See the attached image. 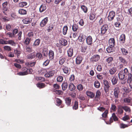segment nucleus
<instances>
[{
  "mask_svg": "<svg viewBox=\"0 0 132 132\" xmlns=\"http://www.w3.org/2000/svg\"><path fill=\"white\" fill-rule=\"evenodd\" d=\"M128 126V125L124 124L123 123H121L120 125V127L121 128H124L127 127Z\"/></svg>",
  "mask_w": 132,
  "mask_h": 132,
  "instance_id": "64",
  "label": "nucleus"
},
{
  "mask_svg": "<svg viewBox=\"0 0 132 132\" xmlns=\"http://www.w3.org/2000/svg\"><path fill=\"white\" fill-rule=\"evenodd\" d=\"M94 86L96 88H99L100 86V82L98 80H95L94 82Z\"/></svg>",
  "mask_w": 132,
  "mask_h": 132,
  "instance_id": "31",
  "label": "nucleus"
},
{
  "mask_svg": "<svg viewBox=\"0 0 132 132\" xmlns=\"http://www.w3.org/2000/svg\"><path fill=\"white\" fill-rule=\"evenodd\" d=\"M8 2L6 1L2 4V8L3 10L5 11H6L8 7Z\"/></svg>",
  "mask_w": 132,
  "mask_h": 132,
  "instance_id": "16",
  "label": "nucleus"
},
{
  "mask_svg": "<svg viewBox=\"0 0 132 132\" xmlns=\"http://www.w3.org/2000/svg\"><path fill=\"white\" fill-rule=\"evenodd\" d=\"M65 60V59L64 57H62L60 60L59 64L62 65L64 63Z\"/></svg>",
  "mask_w": 132,
  "mask_h": 132,
  "instance_id": "59",
  "label": "nucleus"
},
{
  "mask_svg": "<svg viewBox=\"0 0 132 132\" xmlns=\"http://www.w3.org/2000/svg\"><path fill=\"white\" fill-rule=\"evenodd\" d=\"M68 55L69 57H71L73 55V51L72 48H70L67 51Z\"/></svg>",
  "mask_w": 132,
  "mask_h": 132,
  "instance_id": "22",
  "label": "nucleus"
},
{
  "mask_svg": "<svg viewBox=\"0 0 132 132\" xmlns=\"http://www.w3.org/2000/svg\"><path fill=\"white\" fill-rule=\"evenodd\" d=\"M77 36V33L76 32H71L70 36V38H72V37H73L74 38H76Z\"/></svg>",
  "mask_w": 132,
  "mask_h": 132,
  "instance_id": "50",
  "label": "nucleus"
},
{
  "mask_svg": "<svg viewBox=\"0 0 132 132\" xmlns=\"http://www.w3.org/2000/svg\"><path fill=\"white\" fill-rule=\"evenodd\" d=\"M123 109L126 112H128L129 113L130 112L131 110L130 108L129 107L127 106H122Z\"/></svg>",
  "mask_w": 132,
  "mask_h": 132,
  "instance_id": "40",
  "label": "nucleus"
},
{
  "mask_svg": "<svg viewBox=\"0 0 132 132\" xmlns=\"http://www.w3.org/2000/svg\"><path fill=\"white\" fill-rule=\"evenodd\" d=\"M117 71V68L116 67H114L112 68L109 70L110 73L111 75H113Z\"/></svg>",
  "mask_w": 132,
  "mask_h": 132,
  "instance_id": "21",
  "label": "nucleus"
},
{
  "mask_svg": "<svg viewBox=\"0 0 132 132\" xmlns=\"http://www.w3.org/2000/svg\"><path fill=\"white\" fill-rule=\"evenodd\" d=\"M108 27L107 24L104 25L102 27L101 29V35H102L105 34L108 29Z\"/></svg>",
  "mask_w": 132,
  "mask_h": 132,
  "instance_id": "6",
  "label": "nucleus"
},
{
  "mask_svg": "<svg viewBox=\"0 0 132 132\" xmlns=\"http://www.w3.org/2000/svg\"><path fill=\"white\" fill-rule=\"evenodd\" d=\"M61 44L64 46H66L67 44V42L66 40L64 39H62L61 40Z\"/></svg>",
  "mask_w": 132,
  "mask_h": 132,
  "instance_id": "53",
  "label": "nucleus"
},
{
  "mask_svg": "<svg viewBox=\"0 0 132 132\" xmlns=\"http://www.w3.org/2000/svg\"><path fill=\"white\" fill-rule=\"evenodd\" d=\"M67 83L66 82H63L62 85V90H65L67 88Z\"/></svg>",
  "mask_w": 132,
  "mask_h": 132,
  "instance_id": "43",
  "label": "nucleus"
},
{
  "mask_svg": "<svg viewBox=\"0 0 132 132\" xmlns=\"http://www.w3.org/2000/svg\"><path fill=\"white\" fill-rule=\"evenodd\" d=\"M35 79L37 81H43L45 80L44 78L41 77H35Z\"/></svg>",
  "mask_w": 132,
  "mask_h": 132,
  "instance_id": "44",
  "label": "nucleus"
},
{
  "mask_svg": "<svg viewBox=\"0 0 132 132\" xmlns=\"http://www.w3.org/2000/svg\"><path fill=\"white\" fill-rule=\"evenodd\" d=\"M19 13L21 15L26 14L27 13V11L23 9H21L19 10Z\"/></svg>",
  "mask_w": 132,
  "mask_h": 132,
  "instance_id": "33",
  "label": "nucleus"
},
{
  "mask_svg": "<svg viewBox=\"0 0 132 132\" xmlns=\"http://www.w3.org/2000/svg\"><path fill=\"white\" fill-rule=\"evenodd\" d=\"M118 80L117 77L116 76L113 77V78L111 80V81L113 85H115L116 84Z\"/></svg>",
  "mask_w": 132,
  "mask_h": 132,
  "instance_id": "27",
  "label": "nucleus"
},
{
  "mask_svg": "<svg viewBox=\"0 0 132 132\" xmlns=\"http://www.w3.org/2000/svg\"><path fill=\"white\" fill-rule=\"evenodd\" d=\"M35 55L34 53H32L28 54L27 56L28 59H31L35 57Z\"/></svg>",
  "mask_w": 132,
  "mask_h": 132,
  "instance_id": "38",
  "label": "nucleus"
},
{
  "mask_svg": "<svg viewBox=\"0 0 132 132\" xmlns=\"http://www.w3.org/2000/svg\"><path fill=\"white\" fill-rule=\"evenodd\" d=\"M65 101L66 104L68 106H69L71 104V99L69 97H66L65 99Z\"/></svg>",
  "mask_w": 132,
  "mask_h": 132,
  "instance_id": "28",
  "label": "nucleus"
},
{
  "mask_svg": "<svg viewBox=\"0 0 132 132\" xmlns=\"http://www.w3.org/2000/svg\"><path fill=\"white\" fill-rule=\"evenodd\" d=\"M113 60V58L112 57H109L106 59V62L108 64L111 63Z\"/></svg>",
  "mask_w": 132,
  "mask_h": 132,
  "instance_id": "47",
  "label": "nucleus"
},
{
  "mask_svg": "<svg viewBox=\"0 0 132 132\" xmlns=\"http://www.w3.org/2000/svg\"><path fill=\"white\" fill-rule=\"evenodd\" d=\"M46 6L44 4L42 5L39 9L40 12H43L46 9Z\"/></svg>",
  "mask_w": 132,
  "mask_h": 132,
  "instance_id": "32",
  "label": "nucleus"
},
{
  "mask_svg": "<svg viewBox=\"0 0 132 132\" xmlns=\"http://www.w3.org/2000/svg\"><path fill=\"white\" fill-rule=\"evenodd\" d=\"M77 89L79 91H82L84 88L83 86L81 84L78 85L77 87Z\"/></svg>",
  "mask_w": 132,
  "mask_h": 132,
  "instance_id": "48",
  "label": "nucleus"
},
{
  "mask_svg": "<svg viewBox=\"0 0 132 132\" xmlns=\"http://www.w3.org/2000/svg\"><path fill=\"white\" fill-rule=\"evenodd\" d=\"M87 43L89 45H91L92 43V39L91 36H89L86 38Z\"/></svg>",
  "mask_w": 132,
  "mask_h": 132,
  "instance_id": "14",
  "label": "nucleus"
},
{
  "mask_svg": "<svg viewBox=\"0 0 132 132\" xmlns=\"http://www.w3.org/2000/svg\"><path fill=\"white\" fill-rule=\"evenodd\" d=\"M68 29V27L65 26H64L63 28V34L64 35H65L67 34V31Z\"/></svg>",
  "mask_w": 132,
  "mask_h": 132,
  "instance_id": "51",
  "label": "nucleus"
},
{
  "mask_svg": "<svg viewBox=\"0 0 132 132\" xmlns=\"http://www.w3.org/2000/svg\"><path fill=\"white\" fill-rule=\"evenodd\" d=\"M103 83L104 85V90L106 93L109 92V88L110 87V84L108 81L105 80H103Z\"/></svg>",
  "mask_w": 132,
  "mask_h": 132,
  "instance_id": "4",
  "label": "nucleus"
},
{
  "mask_svg": "<svg viewBox=\"0 0 132 132\" xmlns=\"http://www.w3.org/2000/svg\"><path fill=\"white\" fill-rule=\"evenodd\" d=\"M128 74V71L127 68L120 71L118 73V77L120 80L124 81Z\"/></svg>",
  "mask_w": 132,
  "mask_h": 132,
  "instance_id": "1",
  "label": "nucleus"
},
{
  "mask_svg": "<svg viewBox=\"0 0 132 132\" xmlns=\"http://www.w3.org/2000/svg\"><path fill=\"white\" fill-rule=\"evenodd\" d=\"M96 77L99 80H102L104 79L103 76L102 75L100 74H97L96 75Z\"/></svg>",
  "mask_w": 132,
  "mask_h": 132,
  "instance_id": "62",
  "label": "nucleus"
},
{
  "mask_svg": "<svg viewBox=\"0 0 132 132\" xmlns=\"http://www.w3.org/2000/svg\"><path fill=\"white\" fill-rule=\"evenodd\" d=\"M37 87L40 88H43L45 87L44 84L42 83H38L37 84Z\"/></svg>",
  "mask_w": 132,
  "mask_h": 132,
  "instance_id": "36",
  "label": "nucleus"
},
{
  "mask_svg": "<svg viewBox=\"0 0 132 132\" xmlns=\"http://www.w3.org/2000/svg\"><path fill=\"white\" fill-rule=\"evenodd\" d=\"M118 60L121 62L123 63L126 66L127 65L128 63L127 61L122 57L121 56L119 57Z\"/></svg>",
  "mask_w": 132,
  "mask_h": 132,
  "instance_id": "12",
  "label": "nucleus"
},
{
  "mask_svg": "<svg viewBox=\"0 0 132 132\" xmlns=\"http://www.w3.org/2000/svg\"><path fill=\"white\" fill-rule=\"evenodd\" d=\"M101 95V93L99 90H97L96 93L95 99L96 100L98 101V99L100 98Z\"/></svg>",
  "mask_w": 132,
  "mask_h": 132,
  "instance_id": "26",
  "label": "nucleus"
},
{
  "mask_svg": "<svg viewBox=\"0 0 132 132\" xmlns=\"http://www.w3.org/2000/svg\"><path fill=\"white\" fill-rule=\"evenodd\" d=\"M78 108V102L77 101H76L73 107V109L74 110H76Z\"/></svg>",
  "mask_w": 132,
  "mask_h": 132,
  "instance_id": "45",
  "label": "nucleus"
},
{
  "mask_svg": "<svg viewBox=\"0 0 132 132\" xmlns=\"http://www.w3.org/2000/svg\"><path fill=\"white\" fill-rule=\"evenodd\" d=\"M127 81V83L129 84V86L130 88L132 89V74L131 73H129L127 77L125 78L124 81H122L121 82V83L122 84H125Z\"/></svg>",
  "mask_w": 132,
  "mask_h": 132,
  "instance_id": "2",
  "label": "nucleus"
},
{
  "mask_svg": "<svg viewBox=\"0 0 132 132\" xmlns=\"http://www.w3.org/2000/svg\"><path fill=\"white\" fill-rule=\"evenodd\" d=\"M54 52L53 51L50 50L49 51V58L51 60L53 59L54 57Z\"/></svg>",
  "mask_w": 132,
  "mask_h": 132,
  "instance_id": "29",
  "label": "nucleus"
},
{
  "mask_svg": "<svg viewBox=\"0 0 132 132\" xmlns=\"http://www.w3.org/2000/svg\"><path fill=\"white\" fill-rule=\"evenodd\" d=\"M22 21L24 24H27L30 23L31 21V19L27 18L23 19Z\"/></svg>",
  "mask_w": 132,
  "mask_h": 132,
  "instance_id": "24",
  "label": "nucleus"
},
{
  "mask_svg": "<svg viewBox=\"0 0 132 132\" xmlns=\"http://www.w3.org/2000/svg\"><path fill=\"white\" fill-rule=\"evenodd\" d=\"M35 62H29L26 63L25 64L26 66L28 67H32L34 66L35 64Z\"/></svg>",
  "mask_w": 132,
  "mask_h": 132,
  "instance_id": "42",
  "label": "nucleus"
},
{
  "mask_svg": "<svg viewBox=\"0 0 132 132\" xmlns=\"http://www.w3.org/2000/svg\"><path fill=\"white\" fill-rule=\"evenodd\" d=\"M100 59V57L99 55H94L90 59V61L93 62H96L98 61Z\"/></svg>",
  "mask_w": 132,
  "mask_h": 132,
  "instance_id": "7",
  "label": "nucleus"
},
{
  "mask_svg": "<svg viewBox=\"0 0 132 132\" xmlns=\"http://www.w3.org/2000/svg\"><path fill=\"white\" fill-rule=\"evenodd\" d=\"M114 47H112L110 46L106 49L107 52L108 53L113 52L114 51Z\"/></svg>",
  "mask_w": 132,
  "mask_h": 132,
  "instance_id": "23",
  "label": "nucleus"
},
{
  "mask_svg": "<svg viewBox=\"0 0 132 132\" xmlns=\"http://www.w3.org/2000/svg\"><path fill=\"white\" fill-rule=\"evenodd\" d=\"M119 41L121 43H124L125 40V36L124 34H122L120 36Z\"/></svg>",
  "mask_w": 132,
  "mask_h": 132,
  "instance_id": "20",
  "label": "nucleus"
},
{
  "mask_svg": "<svg viewBox=\"0 0 132 132\" xmlns=\"http://www.w3.org/2000/svg\"><path fill=\"white\" fill-rule=\"evenodd\" d=\"M121 50L122 54L125 55H127L128 53V51L124 48H121Z\"/></svg>",
  "mask_w": 132,
  "mask_h": 132,
  "instance_id": "39",
  "label": "nucleus"
},
{
  "mask_svg": "<svg viewBox=\"0 0 132 132\" xmlns=\"http://www.w3.org/2000/svg\"><path fill=\"white\" fill-rule=\"evenodd\" d=\"M109 44L110 46L114 47L115 45L114 39L113 38H110L109 40Z\"/></svg>",
  "mask_w": 132,
  "mask_h": 132,
  "instance_id": "15",
  "label": "nucleus"
},
{
  "mask_svg": "<svg viewBox=\"0 0 132 132\" xmlns=\"http://www.w3.org/2000/svg\"><path fill=\"white\" fill-rule=\"evenodd\" d=\"M40 40L39 39H36L34 42L33 45V46L35 47V46H38L40 43Z\"/></svg>",
  "mask_w": 132,
  "mask_h": 132,
  "instance_id": "34",
  "label": "nucleus"
},
{
  "mask_svg": "<svg viewBox=\"0 0 132 132\" xmlns=\"http://www.w3.org/2000/svg\"><path fill=\"white\" fill-rule=\"evenodd\" d=\"M56 105L59 106L61 103L62 102L61 100L60 99L58 98H56Z\"/></svg>",
  "mask_w": 132,
  "mask_h": 132,
  "instance_id": "54",
  "label": "nucleus"
},
{
  "mask_svg": "<svg viewBox=\"0 0 132 132\" xmlns=\"http://www.w3.org/2000/svg\"><path fill=\"white\" fill-rule=\"evenodd\" d=\"M78 98L80 100H85L84 96L81 94L78 95Z\"/></svg>",
  "mask_w": 132,
  "mask_h": 132,
  "instance_id": "63",
  "label": "nucleus"
},
{
  "mask_svg": "<svg viewBox=\"0 0 132 132\" xmlns=\"http://www.w3.org/2000/svg\"><path fill=\"white\" fill-rule=\"evenodd\" d=\"M96 16L95 14L94 13H90L89 16V19L91 20H93L95 19Z\"/></svg>",
  "mask_w": 132,
  "mask_h": 132,
  "instance_id": "35",
  "label": "nucleus"
},
{
  "mask_svg": "<svg viewBox=\"0 0 132 132\" xmlns=\"http://www.w3.org/2000/svg\"><path fill=\"white\" fill-rule=\"evenodd\" d=\"M124 18L121 15H119L117 18V20L119 22H122Z\"/></svg>",
  "mask_w": 132,
  "mask_h": 132,
  "instance_id": "46",
  "label": "nucleus"
},
{
  "mask_svg": "<svg viewBox=\"0 0 132 132\" xmlns=\"http://www.w3.org/2000/svg\"><path fill=\"white\" fill-rule=\"evenodd\" d=\"M86 38V36L82 34H80L78 38L79 41L80 42H82L84 41Z\"/></svg>",
  "mask_w": 132,
  "mask_h": 132,
  "instance_id": "13",
  "label": "nucleus"
},
{
  "mask_svg": "<svg viewBox=\"0 0 132 132\" xmlns=\"http://www.w3.org/2000/svg\"><path fill=\"white\" fill-rule=\"evenodd\" d=\"M78 28V26L76 24H74L72 26V29L74 31H76Z\"/></svg>",
  "mask_w": 132,
  "mask_h": 132,
  "instance_id": "55",
  "label": "nucleus"
},
{
  "mask_svg": "<svg viewBox=\"0 0 132 132\" xmlns=\"http://www.w3.org/2000/svg\"><path fill=\"white\" fill-rule=\"evenodd\" d=\"M119 92V90L118 87H117L114 89L113 93L114 98L117 99L118 98Z\"/></svg>",
  "mask_w": 132,
  "mask_h": 132,
  "instance_id": "8",
  "label": "nucleus"
},
{
  "mask_svg": "<svg viewBox=\"0 0 132 132\" xmlns=\"http://www.w3.org/2000/svg\"><path fill=\"white\" fill-rule=\"evenodd\" d=\"M14 53L16 55H17V57H18L21 53V52L17 50H15L14 51Z\"/></svg>",
  "mask_w": 132,
  "mask_h": 132,
  "instance_id": "56",
  "label": "nucleus"
},
{
  "mask_svg": "<svg viewBox=\"0 0 132 132\" xmlns=\"http://www.w3.org/2000/svg\"><path fill=\"white\" fill-rule=\"evenodd\" d=\"M108 111L107 110H106L102 114V116L103 117L106 118L107 117Z\"/></svg>",
  "mask_w": 132,
  "mask_h": 132,
  "instance_id": "61",
  "label": "nucleus"
},
{
  "mask_svg": "<svg viewBox=\"0 0 132 132\" xmlns=\"http://www.w3.org/2000/svg\"><path fill=\"white\" fill-rule=\"evenodd\" d=\"M125 116L122 118V119L124 121H126L129 119L130 118L128 115H126V113H125Z\"/></svg>",
  "mask_w": 132,
  "mask_h": 132,
  "instance_id": "60",
  "label": "nucleus"
},
{
  "mask_svg": "<svg viewBox=\"0 0 132 132\" xmlns=\"http://www.w3.org/2000/svg\"><path fill=\"white\" fill-rule=\"evenodd\" d=\"M22 71L17 73L18 75L20 76H24L28 74L31 73L33 72L32 70L31 69H28L25 67L22 68Z\"/></svg>",
  "mask_w": 132,
  "mask_h": 132,
  "instance_id": "3",
  "label": "nucleus"
},
{
  "mask_svg": "<svg viewBox=\"0 0 132 132\" xmlns=\"http://www.w3.org/2000/svg\"><path fill=\"white\" fill-rule=\"evenodd\" d=\"M62 69L64 72L65 74L69 73L70 71V69L68 67L63 65L62 66Z\"/></svg>",
  "mask_w": 132,
  "mask_h": 132,
  "instance_id": "18",
  "label": "nucleus"
},
{
  "mask_svg": "<svg viewBox=\"0 0 132 132\" xmlns=\"http://www.w3.org/2000/svg\"><path fill=\"white\" fill-rule=\"evenodd\" d=\"M81 8L82 10L85 13H86L87 11V7L84 5H82L81 6Z\"/></svg>",
  "mask_w": 132,
  "mask_h": 132,
  "instance_id": "57",
  "label": "nucleus"
},
{
  "mask_svg": "<svg viewBox=\"0 0 132 132\" xmlns=\"http://www.w3.org/2000/svg\"><path fill=\"white\" fill-rule=\"evenodd\" d=\"M86 94L87 96L90 97L91 98H93L95 96V94L89 91L86 92Z\"/></svg>",
  "mask_w": 132,
  "mask_h": 132,
  "instance_id": "19",
  "label": "nucleus"
},
{
  "mask_svg": "<svg viewBox=\"0 0 132 132\" xmlns=\"http://www.w3.org/2000/svg\"><path fill=\"white\" fill-rule=\"evenodd\" d=\"M123 101L126 103H132V98L130 97L126 98L123 99Z\"/></svg>",
  "mask_w": 132,
  "mask_h": 132,
  "instance_id": "25",
  "label": "nucleus"
},
{
  "mask_svg": "<svg viewBox=\"0 0 132 132\" xmlns=\"http://www.w3.org/2000/svg\"><path fill=\"white\" fill-rule=\"evenodd\" d=\"M55 70H52L46 73L45 75V76L46 77H49L53 76L55 73Z\"/></svg>",
  "mask_w": 132,
  "mask_h": 132,
  "instance_id": "11",
  "label": "nucleus"
},
{
  "mask_svg": "<svg viewBox=\"0 0 132 132\" xmlns=\"http://www.w3.org/2000/svg\"><path fill=\"white\" fill-rule=\"evenodd\" d=\"M3 48L5 50L8 51H10L11 50V47L8 46H4L3 47Z\"/></svg>",
  "mask_w": 132,
  "mask_h": 132,
  "instance_id": "52",
  "label": "nucleus"
},
{
  "mask_svg": "<svg viewBox=\"0 0 132 132\" xmlns=\"http://www.w3.org/2000/svg\"><path fill=\"white\" fill-rule=\"evenodd\" d=\"M115 13L114 11H111L110 12L109 16H108V20L109 21H111L113 20L115 16Z\"/></svg>",
  "mask_w": 132,
  "mask_h": 132,
  "instance_id": "10",
  "label": "nucleus"
},
{
  "mask_svg": "<svg viewBox=\"0 0 132 132\" xmlns=\"http://www.w3.org/2000/svg\"><path fill=\"white\" fill-rule=\"evenodd\" d=\"M26 50L27 52L30 53L32 52V48L29 46H26Z\"/></svg>",
  "mask_w": 132,
  "mask_h": 132,
  "instance_id": "58",
  "label": "nucleus"
},
{
  "mask_svg": "<svg viewBox=\"0 0 132 132\" xmlns=\"http://www.w3.org/2000/svg\"><path fill=\"white\" fill-rule=\"evenodd\" d=\"M69 88L70 90L72 91L75 89V87L73 83H71L69 85Z\"/></svg>",
  "mask_w": 132,
  "mask_h": 132,
  "instance_id": "37",
  "label": "nucleus"
},
{
  "mask_svg": "<svg viewBox=\"0 0 132 132\" xmlns=\"http://www.w3.org/2000/svg\"><path fill=\"white\" fill-rule=\"evenodd\" d=\"M7 42L8 44H10L14 46H15L16 45V43L12 40H9L7 41Z\"/></svg>",
  "mask_w": 132,
  "mask_h": 132,
  "instance_id": "41",
  "label": "nucleus"
},
{
  "mask_svg": "<svg viewBox=\"0 0 132 132\" xmlns=\"http://www.w3.org/2000/svg\"><path fill=\"white\" fill-rule=\"evenodd\" d=\"M113 119L114 121L118 120V119L115 113H113L112 114V117L110 118V122H106V123L107 124H110L113 122Z\"/></svg>",
  "mask_w": 132,
  "mask_h": 132,
  "instance_id": "5",
  "label": "nucleus"
},
{
  "mask_svg": "<svg viewBox=\"0 0 132 132\" xmlns=\"http://www.w3.org/2000/svg\"><path fill=\"white\" fill-rule=\"evenodd\" d=\"M123 109L122 106H118V112L119 114L121 115L122 114L123 112Z\"/></svg>",
  "mask_w": 132,
  "mask_h": 132,
  "instance_id": "30",
  "label": "nucleus"
},
{
  "mask_svg": "<svg viewBox=\"0 0 132 132\" xmlns=\"http://www.w3.org/2000/svg\"><path fill=\"white\" fill-rule=\"evenodd\" d=\"M82 57L80 56H78L76 59V64H80L82 62Z\"/></svg>",
  "mask_w": 132,
  "mask_h": 132,
  "instance_id": "17",
  "label": "nucleus"
},
{
  "mask_svg": "<svg viewBox=\"0 0 132 132\" xmlns=\"http://www.w3.org/2000/svg\"><path fill=\"white\" fill-rule=\"evenodd\" d=\"M48 18L46 17L40 22V26L42 27H44L47 24L48 21Z\"/></svg>",
  "mask_w": 132,
  "mask_h": 132,
  "instance_id": "9",
  "label": "nucleus"
},
{
  "mask_svg": "<svg viewBox=\"0 0 132 132\" xmlns=\"http://www.w3.org/2000/svg\"><path fill=\"white\" fill-rule=\"evenodd\" d=\"M27 4V3L25 2H20L19 5V6L20 7H23L26 6Z\"/></svg>",
  "mask_w": 132,
  "mask_h": 132,
  "instance_id": "49",
  "label": "nucleus"
}]
</instances>
